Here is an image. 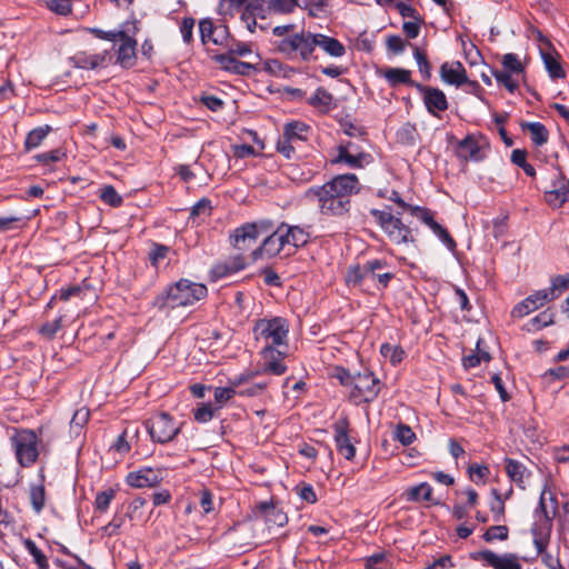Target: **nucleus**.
Instances as JSON below:
<instances>
[{"instance_id": "obj_1", "label": "nucleus", "mask_w": 569, "mask_h": 569, "mask_svg": "<svg viewBox=\"0 0 569 569\" xmlns=\"http://www.w3.org/2000/svg\"><path fill=\"white\" fill-rule=\"evenodd\" d=\"M361 184L355 173L338 174L322 186L310 187L306 198L317 202L322 216L345 218L351 209V197L359 193Z\"/></svg>"}, {"instance_id": "obj_2", "label": "nucleus", "mask_w": 569, "mask_h": 569, "mask_svg": "<svg viewBox=\"0 0 569 569\" xmlns=\"http://www.w3.org/2000/svg\"><path fill=\"white\" fill-rule=\"evenodd\" d=\"M208 296L206 284L193 282L189 279H180L169 284L153 300V306L159 310L176 309L192 306Z\"/></svg>"}, {"instance_id": "obj_3", "label": "nucleus", "mask_w": 569, "mask_h": 569, "mask_svg": "<svg viewBox=\"0 0 569 569\" xmlns=\"http://www.w3.org/2000/svg\"><path fill=\"white\" fill-rule=\"evenodd\" d=\"M370 214L392 243L398 246L416 243L413 229L401 219L402 211H397L396 214H393L391 207L386 206L385 209L381 210L375 208L370 209Z\"/></svg>"}, {"instance_id": "obj_4", "label": "nucleus", "mask_w": 569, "mask_h": 569, "mask_svg": "<svg viewBox=\"0 0 569 569\" xmlns=\"http://www.w3.org/2000/svg\"><path fill=\"white\" fill-rule=\"evenodd\" d=\"M289 323L282 317L259 319L253 326V335L257 341H262L263 347L276 346L288 349Z\"/></svg>"}, {"instance_id": "obj_5", "label": "nucleus", "mask_w": 569, "mask_h": 569, "mask_svg": "<svg viewBox=\"0 0 569 569\" xmlns=\"http://www.w3.org/2000/svg\"><path fill=\"white\" fill-rule=\"evenodd\" d=\"M317 47L315 33L301 31L284 37L277 42V50L289 59L299 58L303 62L312 59V53Z\"/></svg>"}, {"instance_id": "obj_6", "label": "nucleus", "mask_w": 569, "mask_h": 569, "mask_svg": "<svg viewBox=\"0 0 569 569\" xmlns=\"http://www.w3.org/2000/svg\"><path fill=\"white\" fill-rule=\"evenodd\" d=\"M182 425L164 411L152 415L143 422L151 440L160 445L172 441L180 432Z\"/></svg>"}, {"instance_id": "obj_7", "label": "nucleus", "mask_w": 569, "mask_h": 569, "mask_svg": "<svg viewBox=\"0 0 569 569\" xmlns=\"http://www.w3.org/2000/svg\"><path fill=\"white\" fill-rule=\"evenodd\" d=\"M10 440L17 461L21 467L29 468L36 463L39 457V439L33 430H17Z\"/></svg>"}, {"instance_id": "obj_8", "label": "nucleus", "mask_w": 569, "mask_h": 569, "mask_svg": "<svg viewBox=\"0 0 569 569\" xmlns=\"http://www.w3.org/2000/svg\"><path fill=\"white\" fill-rule=\"evenodd\" d=\"M381 385L382 382L372 371L366 369L358 372L355 375L349 399L356 405L370 403L379 396Z\"/></svg>"}, {"instance_id": "obj_9", "label": "nucleus", "mask_w": 569, "mask_h": 569, "mask_svg": "<svg viewBox=\"0 0 569 569\" xmlns=\"http://www.w3.org/2000/svg\"><path fill=\"white\" fill-rule=\"evenodd\" d=\"M286 222H282L277 227L268 237L263 239L261 244L251 251L252 261H257L262 258H274L280 256L283 252V257H286V252L289 248V238H287L284 232Z\"/></svg>"}, {"instance_id": "obj_10", "label": "nucleus", "mask_w": 569, "mask_h": 569, "mask_svg": "<svg viewBox=\"0 0 569 569\" xmlns=\"http://www.w3.org/2000/svg\"><path fill=\"white\" fill-rule=\"evenodd\" d=\"M387 267L388 262L385 259H371L363 264H351L346 271V284L349 288H358L365 291L368 282V272L383 270Z\"/></svg>"}, {"instance_id": "obj_11", "label": "nucleus", "mask_w": 569, "mask_h": 569, "mask_svg": "<svg viewBox=\"0 0 569 569\" xmlns=\"http://www.w3.org/2000/svg\"><path fill=\"white\" fill-rule=\"evenodd\" d=\"M489 148V143L482 134H467L457 142L455 153L462 161L479 162L486 157L482 149Z\"/></svg>"}, {"instance_id": "obj_12", "label": "nucleus", "mask_w": 569, "mask_h": 569, "mask_svg": "<svg viewBox=\"0 0 569 569\" xmlns=\"http://www.w3.org/2000/svg\"><path fill=\"white\" fill-rule=\"evenodd\" d=\"M470 558L475 561H482L485 566L492 569H522L519 556L513 552L498 555L490 549H483L470 553Z\"/></svg>"}, {"instance_id": "obj_13", "label": "nucleus", "mask_w": 569, "mask_h": 569, "mask_svg": "<svg viewBox=\"0 0 569 569\" xmlns=\"http://www.w3.org/2000/svg\"><path fill=\"white\" fill-rule=\"evenodd\" d=\"M537 40L539 42L540 56L549 77L552 80L563 79L566 71L560 63V56L555 50L551 41L539 30H537Z\"/></svg>"}, {"instance_id": "obj_14", "label": "nucleus", "mask_w": 569, "mask_h": 569, "mask_svg": "<svg viewBox=\"0 0 569 569\" xmlns=\"http://www.w3.org/2000/svg\"><path fill=\"white\" fill-rule=\"evenodd\" d=\"M122 27H126V30L118 38L121 43L117 50V63H119L122 68H131L136 64L137 61V41L129 36L130 32L133 34L138 31V27L136 22H124Z\"/></svg>"}, {"instance_id": "obj_15", "label": "nucleus", "mask_w": 569, "mask_h": 569, "mask_svg": "<svg viewBox=\"0 0 569 569\" xmlns=\"http://www.w3.org/2000/svg\"><path fill=\"white\" fill-rule=\"evenodd\" d=\"M416 90L421 93L423 104L431 116L439 118L440 112L448 109V99L441 89L420 83L416 84Z\"/></svg>"}, {"instance_id": "obj_16", "label": "nucleus", "mask_w": 569, "mask_h": 569, "mask_svg": "<svg viewBox=\"0 0 569 569\" xmlns=\"http://www.w3.org/2000/svg\"><path fill=\"white\" fill-rule=\"evenodd\" d=\"M164 470L161 468L141 467L136 471H130L126 477V482L132 488H153L163 480Z\"/></svg>"}, {"instance_id": "obj_17", "label": "nucleus", "mask_w": 569, "mask_h": 569, "mask_svg": "<svg viewBox=\"0 0 569 569\" xmlns=\"http://www.w3.org/2000/svg\"><path fill=\"white\" fill-rule=\"evenodd\" d=\"M412 217L418 218L422 223L428 226L449 250L453 251L456 249L457 243L455 239L445 227L435 220L433 212L430 209L426 207L413 208Z\"/></svg>"}, {"instance_id": "obj_18", "label": "nucleus", "mask_w": 569, "mask_h": 569, "mask_svg": "<svg viewBox=\"0 0 569 569\" xmlns=\"http://www.w3.org/2000/svg\"><path fill=\"white\" fill-rule=\"evenodd\" d=\"M286 355L287 349L282 347H262L261 356L263 358V367L261 371L274 376L283 375L287 371V366L283 363Z\"/></svg>"}, {"instance_id": "obj_19", "label": "nucleus", "mask_w": 569, "mask_h": 569, "mask_svg": "<svg viewBox=\"0 0 569 569\" xmlns=\"http://www.w3.org/2000/svg\"><path fill=\"white\" fill-rule=\"evenodd\" d=\"M335 443L337 451L347 460H352L356 456V447L349 436L348 419H340L333 425Z\"/></svg>"}, {"instance_id": "obj_20", "label": "nucleus", "mask_w": 569, "mask_h": 569, "mask_svg": "<svg viewBox=\"0 0 569 569\" xmlns=\"http://www.w3.org/2000/svg\"><path fill=\"white\" fill-rule=\"evenodd\" d=\"M247 266L246 258L241 253L230 257L224 261H218L210 269V278L212 281L227 278L243 270Z\"/></svg>"}, {"instance_id": "obj_21", "label": "nucleus", "mask_w": 569, "mask_h": 569, "mask_svg": "<svg viewBox=\"0 0 569 569\" xmlns=\"http://www.w3.org/2000/svg\"><path fill=\"white\" fill-rule=\"evenodd\" d=\"M257 239L258 238L257 234L254 233V227L248 224V222L236 228L229 234L230 246L241 254L249 250L252 247V244L256 243Z\"/></svg>"}, {"instance_id": "obj_22", "label": "nucleus", "mask_w": 569, "mask_h": 569, "mask_svg": "<svg viewBox=\"0 0 569 569\" xmlns=\"http://www.w3.org/2000/svg\"><path fill=\"white\" fill-rule=\"evenodd\" d=\"M548 301H550L549 291L546 289L537 290L517 303L511 311V316L513 318H523L542 307Z\"/></svg>"}, {"instance_id": "obj_23", "label": "nucleus", "mask_w": 569, "mask_h": 569, "mask_svg": "<svg viewBox=\"0 0 569 569\" xmlns=\"http://www.w3.org/2000/svg\"><path fill=\"white\" fill-rule=\"evenodd\" d=\"M212 59L219 64V67L222 70L233 73V74L250 76L254 71H257V68L254 64L240 61V60L236 59V57H233L232 54L220 53V54L213 56Z\"/></svg>"}, {"instance_id": "obj_24", "label": "nucleus", "mask_w": 569, "mask_h": 569, "mask_svg": "<svg viewBox=\"0 0 569 569\" xmlns=\"http://www.w3.org/2000/svg\"><path fill=\"white\" fill-rule=\"evenodd\" d=\"M110 58L108 50L97 54H89L84 51H79L74 56L70 57L69 60L74 68L93 70L98 67L106 66L107 60Z\"/></svg>"}, {"instance_id": "obj_25", "label": "nucleus", "mask_w": 569, "mask_h": 569, "mask_svg": "<svg viewBox=\"0 0 569 569\" xmlns=\"http://www.w3.org/2000/svg\"><path fill=\"white\" fill-rule=\"evenodd\" d=\"M440 77L443 82L460 87L468 81L467 71L460 61L445 62L440 67Z\"/></svg>"}, {"instance_id": "obj_26", "label": "nucleus", "mask_w": 569, "mask_h": 569, "mask_svg": "<svg viewBox=\"0 0 569 569\" xmlns=\"http://www.w3.org/2000/svg\"><path fill=\"white\" fill-rule=\"evenodd\" d=\"M284 232L287 238H289V248L286 257L295 254L297 249L305 247L310 240L309 227L303 228L286 223Z\"/></svg>"}, {"instance_id": "obj_27", "label": "nucleus", "mask_w": 569, "mask_h": 569, "mask_svg": "<svg viewBox=\"0 0 569 569\" xmlns=\"http://www.w3.org/2000/svg\"><path fill=\"white\" fill-rule=\"evenodd\" d=\"M352 142H347L346 144H339L338 154L332 160L333 163H346L350 168H362L363 162L368 161L370 154L365 152L353 153L350 151V147H352Z\"/></svg>"}, {"instance_id": "obj_28", "label": "nucleus", "mask_w": 569, "mask_h": 569, "mask_svg": "<svg viewBox=\"0 0 569 569\" xmlns=\"http://www.w3.org/2000/svg\"><path fill=\"white\" fill-rule=\"evenodd\" d=\"M507 476L519 488L525 489V480L531 476V471L520 461L506 457L503 459Z\"/></svg>"}, {"instance_id": "obj_29", "label": "nucleus", "mask_w": 569, "mask_h": 569, "mask_svg": "<svg viewBox=\"0 0 569 569\" xmlns=\"http://www.w3.org/2000/svg\"><path fill=\"white\" fill-rule=\"evenodd\" d=\"M317 47L321 48L327 54L340 58L346 53V47L336 38L323 33H315Z\"/></svg>"}, {"instance_id": "obj_30", "label": "nucleus", "mask_w": 569, "mask_h": 569, "mask_svg": "<svg viewBox=\"0 0 569 569\" xmlns=\"http://www.w3.org/2000/svg\"><path fill=\"white\" fill-rule=\"evenodd\" d=\"M383 77L390 87H397L399 84H407L416 89V84H420L411 79V71L402 68H388L383 72Z\"/></svg>"}, {"instance_id": "obj_31", "label": "nucleus", "mask_w": 569, "mask_h": 569, "mask_svg": "<svg viewBox=\"0 0 569 569\" xmlns=\"http://www.w3.org/2000/svg\"><path fill=\"white\" fill-rule=\"evenodd\" d=\"M551 526L552 522L542 521L539 526H535L531 529L533 536V545L538 553H542L543 551H546L549 545Z\"/></svg>"}, {"instance_id": "obj_32", "label": "nucleus", "mask_w": 569, "mask_h": 569, "mask_svg": "<svg viewBox=\"0 0 569 569\" xmlns=\"http://www.w3.org/2000/svg\"><path fill=\"white\" fill-rule=\"evenodd\" d=\"M333 96L323 87L316 89L315 93L307 100L308 104L313 108L320 109L323 112L331 110L333 106Z\"/></svg>"}, {"instance_id": "obj_33", "label": "nucleus", "mask_w": 569, "mask_h": 569, "mask_svg": "<svg viewBox=\"0 0 569 569\" xmlns=\"http://www.w3.org/2000/svg\"><path fill=\"white\" fill-rule=\"evenodd\" d=\"M51 131L52 127L49 124L40 126L29 131L23 143L24 150L28 152L38 148Z\"/></svg>"}, {"instance_id": "obj_34", "label": "nucleus", "mask_w": 569, "mask_h": 569, "mask_svg": "<svg viewBox=\"0 0 569 569\" xmlns=\"http://www.w3.org/2000/svg\"><path fill=\"white\" fill-rule=\"evenodd\" d=\"M405 497L407 501H432V487L428 482H421L406 490Z\"/></svg>"}, {"instance_id": "obj_35", "label": "nucleus", "mask_w": 569, "mask_h": 569, "mask_svg": "<svg viewBox=\"0 0 569 569\" xmlns=\"http://www.w3.org/2000/svg\"><path fill=\"white\" fill-rule=\"evenodd\" d=\"M522 130L530 132V138L533 144L540 147L548 142L549 132L546 126L541 122H523L521 123Z\"/></svg>"}, {"instance_id": "obj_36", "label": "nucleus", "mask_w": 569, "mask_h": 569, "mask_svg": "<svg viewBox=\"0 0 569 569\" xmlns=\"http://www.w3.org/2000/svg\"><path fill=\"white\" fill-rule=\"evenodd\" d=\"M396 137L399 143L408 147L415 146L420 138L417 126L411 122L403 123Z\"/></svg>"}, {"instance_id": "obj_37", "label": "nucleus", "mask_w": 569, "mask_h": 569, "mask_svg": "<svg viewBox=\"0 0 569 569\" xmlns=\"http://www.w3.org/2000/svg\"><path fill=\"white\" fill-rule=\"evenodd\" d=\"M297 7L306 9L307 3L301 4L299 0H268L267 2L268 11L280 14L292 13Z\"/></svg>"}, {"instance_id": "obj_38", "label": "nucleus", "mask_w": 569, "mask_h": 569, "mask_svg": "<svg viewBox=\"0 0 569 569\" xmlns=\"http://www.w3.org/2000/svg\"><path fill=\"white\" fill-rule=\"evenodd\" d=\"M309 129V126L302 121H291L284 124L282 136L290 140L306 141Z\"/></svg>"}, {"instance_id": "obj_39", "label": "nucleus", "mask_w": 569, "mask_h": 569, "mask_svg": "<svg viewBox=\"0 0 569 569\" xmlns=\"http://www.w3.org/2000/svg\"><path fill=\"white\" fill-rule=\"evenodd\" d=\"M549 291L550 301L559 298L563 291L569 289V273L558 274L551 278Z\"/></svg>"}, {"instance_id": "obj_40", "label": "nucleus", "mask_w": 569, "mask_h": 569, "mask_svg": "<svg viewBox=\"0 0 569 569\" xmlns=\"http://www.w3.org/2000/svg\"><path fill=\"white\" fill-rule=\"evenodd\" d=\"M90 418V411L86 407L77 409L70 420V430L78 436L83 427L88 423Z\"/></svg>"}, {"instance_id": "obj_41", "label": "nucleus", "mask_w": 569, "mask_h": 569, "mask_svg": "<svg viewBox=\"0 0 569 569\" xmlns=\"http://www.w3.org/2000/svg\"><path fill=\"white\" fill-rule=\"evenodd\" d=\"M380 353L382 357L388 358L392 366L399 365L406 356L405 350L400 346H391L390 343H382Z\"/></svg>"}, {"instance_id": "obj_42", "label": "nucleus", "mask_w": 569, "mask_h": 569, "mask_svg": "<svg viewBox=\"0 0 569 569\" xmlns=\"http://www.w3.org/2000/svg\"><path fill=\"white\" fill-rule=\"evenodd\" d=\"M99 197L102 202H104L106 204H109L113 208L120 207L123 202L122 197L118 193L116 188L111 184L103 186L100 189Z\"/></svg>"}, {"instance_id": "obj_43", "label": "nucleus", "mask_w": 569, "mask_h": 569, "mask_svg": "<svg viewBox=\"0 0 569 569\" xmlns=\"http://www.w3.org/2000/svg\"><path fill=\"white\" fill-rule=\"evenodd\" d=\"M553 317H555V313L550 309H546V310L541 311L536 317L530 319V321L528 323V330L537 331V330H540L549 325H552Z\"/></svg>"}, {"instance_id": "obj_44", "label": "nucleus", "mask_w": 569, "mask_h": 569, "mask_svg": "<svg viewBox=\"0 0 569 569\" xmlns=\"http://www.w3.org/2000/svg\"><path fill=\"white\" fill-rule=\"evenodd\" d=\"M66 152L61 148H57L50 151L41 152L34 156L37 162L44 167H50L52 163L61 161L66 158Z\"/></svg>"}, {"instance_id": "obj_45", "label": "nucleus", "mask_w": 569, "mask_h": 569, "mask_svg": "<svg viewBox=\"0 0 569 569\" xmlns=\"http://www.w3.org/2000/svg\"><path fill=\"white\" fill-rule=\"evenodd\" d=\"M416 433L412 429L402 422L396 426L393 431V439L399 441L402 446H410L416 440Z\"/></svg>"}, {"instance_id": "obj_46", "label": "nucleus", "mask_w": 569, "mask_h": 569, "mask_svg": "<svg viewBox=\"0 0 569 569\" xmlns=\"http://www.w3.org/2000/svg\"><path fill=\"white\" fill-rule=\"evenodd\" d=\"M509 537V528L505 525H496L489 527L482 535L486 542H493L495 540L505 541Z\"/></svg>"}, {"instance_id": "obj_47", "label": "nucleus", "mask_w": 569, "mask_h": 569, "mask_svg": "<svg viewBox=\"0 0 569 569\" xmlns=\"http://www.w3.org/2000/svg\"><path fill=\"white\" fill-rule=\"evenodd\" d=\"M23 545L28 552L32 556L39 569L49 568V562L46 555L37 547L34 541H32L31 539H26Z\"/></svg>"}, {"instance_id": "obj_48", "label": "nucleus", "mask_w": 569, "mask_h": 569, "mask_svg": "<svg viewBox=\"0 0 569 569\" xmlns=\"http://www.w3.org/2000/svg\"><path fill=\"white\" fill-rule=\"evenodd\" d=\"M492 74L499 84H502L510 93H513L518 87V81L513 78V73L506 70H495Z\"/></svg>"}, {"instance_id": "obj_49", "label": "nucleus", "mask_w": 569, "mask_h": 569, "mask_svg": "<svg viewBox=\"0 0 569 569\" xmlns=\"http://www.w3.org/2000/svg\"><path fill=\"white\" fill-rule=\"evenodd\" d=\"M263 70L273 77H287L292 69L277 59H268L263 62Z\"/></svg>"}, {"instance_id": "obj_50", "label": "nucleus", "mask_w": 569, "mask_h": 569, "mask_svg": "<svg viewBox=\"0 0 569 569\" xmlns=\"http://www.w3.org/2000/svg\"><path fill=\"white\" fill-rule=\"evenodd\" d=\"M30 502L33 510L39 513L46 505V491L42 485L32 486L30 488Z\"/></svg>"}, {"instance_id": "obj_51", "label": "nucleus", "mask_w": 569, "mask_h": 569, "mask_svg": "<svg viewBox=\"0 0 569 569\" xmlns=\"http://www.w3.org/2000/svg\"><path fill=\"white\" fill-rule=\"evenodd\" d=\"M413 58L418 64L419 72L425 80H429L431 77V64L427 58V54L421 51L418 47H413Z\"/></svg>"}, {"instance_id": "obj_52", "label": "nucleus", "mask_w": 569, "mask_h": 569, "mask_svg": "<svg viewBox=\"0 0 569 569\" xmlns=\"http://www.w3.org/2000/svg\"><path fill=\"white\" fill-rule=\"evenodd\" d=\"M495 501L490 503V511L492 512L493 520L500 522L505 517L506 506L500 492L497 489L491 490Z\"/></svg>"}, {"instance_id": "obj_53", "label": "nucleus", "mask_w": 569, "mask_h": 569, "mask_svg": "<svg viewBox=\"0 0 569 569\" xmlns=\"http://www.w3.org/2000/svg\"><path fill=\"white\" fill-rule=\"evenodd\" d=\"M116 496V490L109 488L104 491L98 492L94 500V508L99 512H106Z\"/></svg>"}, {"instance_id": "obj_54", "label": "nucleus", "mask_w": 569, "mask_h": 569, "mask_svg": "<svg viewBox=\"0 0 569 569\" xmlns=\"http://www.w3.org/2000/svg\"><path fill=\"white\" fill-rule=\"evenodd\" d=\"M217 410H219V408H214L211 403H201L194 409L193 418L197 422L206 423L213 418Z\"/></svg>"}, {"instance_id": "obj_55", "label": "nucleus", "mask_w": 569, "mask_h": 569, "mask_svg": "<svg viewBox=\"0 0 569 569\" xmlns=\"http://www.w3.org/2000/svg\"><path fill=\"white\" fill-rule=\"evenodd\" d=\"M502 67L506 71H509L513 74H520L525 69L516 53H506L502 57Z\"/></svg>"}, {"instance_id": "obj_56", "label": "nucleus", "mask_w": 569, "mask_h": 569, "mask_svg": "<svg viewBox=\"0 0 569 569\" xmlns=\"http://www.w3.org/2000/svg\"><path fill=\"white\" fill-rule=\"evenodd\" d=\"M214 30H216V27L211 19L206 18V19H201L199 21L200 39L203 44H206L209 41H212L213 43H218V41L212 38Z\"/></svg>"}, {"instance_id": "obj_57", "label": "nucleus", "mask_w": 569, "mask_h": 569, "mask_svg": "<svg viewBox=\"0 0 569 569\" xmlns=\"http://www.w3.org/2000/svg\"><path fill=\"white\" fill-rule=\"evenodd\" d=\"M330 377L337 379L341 386L350 388L355 379V375L341 366L333 367Z\"/></svg>"}, {"instance_id": "obj_58", "label": "nucleus", "mask_w": 569, "mask_h": 569, "mask_svg": "<svg viewBox=\"0 0 569 569\" xmlns=\"http://www.w3.org/2000/svg\"><path fill=\"white\" fill-rule=\"evenodd\" d=\"M379 271H372L368 272V280L376 281V288L378 290H383L389 286V282L395 278L393 272H381Z\"/></svg>"}, {"instance_id": "obj_59", "label": "nucleus", "mask_w": 569, "mask_h": 569, "mask_svg": "<svg viewBox=\"0 0 569 569\" xmlns=\"http://www.w3.org/2000/svg\"><path fill=\"white\" fill-rule=\"evenodd\" d=\"M211 201L208 198H202L197 201L190 211V218L196 219L198 217H209L211 214Z\"/></svg>"}, {"instance_id": "obj_60", "label": "nucleus", "mask_w": 569, "mask_h": 569, "mask_svg": "<svg viewBox=\"0 0 569 569\" xmlns=\"http://www.w3.org/2000/svg\"><path fill=\"white\" fill-rule=\"evenodd\" d=\"M386 46L388 51L392 52L393 54L402 53L407 46H410L412 48L415 47L397 34L388 36L386 40Z\"/></svg>"}, {"instance_id": "obj_61", "label": "nucleus", "mask_w": 569, "mask_h": 569, "mask_svg": "<svg viewBox=\"0 0 569 569\" xmlns=\"http://www.w3.org/2000/svg\"><path fill=\"white\" fill-rule=\"evenodd\" d=\"M199 101L210 111L218 112L224 107V101L214 94L203 92L199 97Z\"/></svg>"}, {"instance_id": "obj_62", "label": "nucleus", "mask_w": 569, "mask_h": 569, "mask_svg": "<svg viewBox=\"0 0 569 569\" xmlns=\"http://www.w3.org/2000/svg\"><path fill=\"white\" fill-rule=\"evenodd\" d=\"M468 473H469L470 479L473 482H476V483H480V482L485 483V480L489 476L490 470L485 465L473 463V465L469 466Z\"/></svg>"}, {"instance_id": "obj_63", "label": "nucleus", "mask_w": 569, "mask_h": 569, "mask_svg": "<svg viewBox=\"0 0 569 569\" xmlns=\"http://www.w3.org/2000/svg\"><path fill=\"white\" fill-rule=\"evenodd\" d=\"M47 7L49 10L60 16H68L72 11L71 0H48Z\"/></svg>"}, {"instance_id": "obj_64", "label": "nucleus", "mask_w": 569, "mask_h": 569, "mask_svg": "<svg viewBox=\"0 0 569 569\" xmlns=\"http://www.w3.org/2000/svg\"><path fill=\"white\" fill-rule=\"evenodd\" d=\"M268 525H274L278 527H282L287 523L288 517L281 509H279L276 505L271 508V511L267 513L263 519Z\"/></svg>"}]
</instances>
